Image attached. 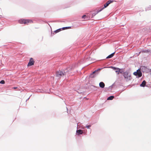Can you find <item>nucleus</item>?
<instances>
[{
  "label": "nucleus",
  "instance_id": "1",
  "mask_svg": "<svg viewBox=\"0 0 151 151\" xmlns=\"http://www.w3.org/2000/svg\"><path fill=\"white\" fill-rule=\"evenodd\" d=\"M70 71L71 69L69 68L57 71L55 73V76L56 77L60 78L62 76L66 75V73L69 72Z\"/></svg>",
  "mask_w": 151,
  "mask_h": 151
},
{
  "label": "nucleus",
  "instance_id": "2",
  "mask_svg": "<svg viewBox=\"0 0 151 151\" xmlns=\"http://www.w3.org/2000/svg\"><path fill=\"white\" fill-rule=\"evenodd\" d=\"M123 76L124 77V79L126 81H131L132 78L131 74L129 73V71L127 70L124 73Z\"/></svg>",
  "mask_w": 151,
  "mask_h": 151
},
{
  "label": "nucleus",
  "instance_id": "3",
  "mask_svg": "<svg viewBox=\"0 0 151 151\" xmlns=\"http://www.w3.org/2000/svg\"><path fill=\"white\" fill-rule=\"evenodd\" d=\"M19 22L21 24H28V23H33V21L31 20L26 19H21L19 20Z\"/></svg>",
  "mask_w": 151,
  "mask_h": 151
},
{
  "label": "nucleus",
  "instance_id": "4",
  "mask_svg": "<svg viewBox=\"0 0 151 151\" xmlns=\"http://www.w3.org/2000/svg\"><path fill=\"white\" fill-rule=\"evenodd\" d=\"M133 74L136 76V77L137 78H139L142 76V73L141 72V70L139 69L137 70L136 71L134 72Z\"/></svg>",
  "mask_w": 151,
  "mask_h": 151
},
{
  "label": "nucleus",
  "instance_id": "5",
  "mask_svg": "<svg viewBox=\"0 0 151 151\" xmlns=\"http://www.w3.org/2000/svg\"><path fill=\"white\" fill-rule=\"evenodd\" d=\"M71 28V27H63L61 28L58 29L54 31L53 32L54 33H52V32H51V35L52 34L54 35V33H57L59 32L61 30H65V29H67L68 28Z\"/></svg>",
  "mask_w": 151,
  "mask_h": 151
},
{
  "label": "nucleus",
  "instance_id": "6",
  "mask_svg": "<svg viewBox=\"0 0 151 151\" xmlns=\"http://www.w3.org/2000/svg\"><path fill=\"white\" fill-rule=\"evenodd\" d=\"M78 123H77V129L76 131V134L77 135H80L83 134V133H85L83 132V130L81 129H78Z\"/></svg>",
  "mask_w": 151,
  "mask_h": 151
},
{
  "label": "nucleus",
  "instance_id": "7",
  "mask_svg": "<svg viewBox=\"0 0 151 151\" xmlns=\"http://www.w3.org/2000/svg\"><path fill=\"white\" fill-rule=\"evenodd\" d=\"M35 61L32 58H30L29 62L27 64L28 67L30 66L34 65L35 63Z\"/></svg>",
  "mask_w": 151,
  "mask_h": 151
},
{
  "label": "nucleus",
  "instance_id": "8",
  "mask_svg": "<svg viewBox=\"0 0 151 151\" xmlns=\"http://www.w3.org/2000/svg\"><path fill=\"white\" fill-rule=\"evenodd\" d=\"M98 73H97V71L96 70L91 74L89 77L91 78H94L96 76Z\"/></svg>",
  "mask_w": 151,
  "mask_h": 151
},
{
  "label": "nucleus",
  "instance_id": "9",
  "mask_svg": "<svg viewBox=\"0 0 151 151\" xmlns=\"http://www.w3.org/2000/svg\"><path fill=\"white\" fill-rule=\"evenodd\" d=\"M114 1L113 0H109L104 5V6L103 7L104 8H105L107 7L109 5L112 3Z\"/></svg>",
  "mask_w": 151,
  "mask_h": 151
},
{
  "label": "nucleus",
  "instance_id": "10",
  "mask_svg": "<svg viewBox=\"0 0 151 151\" xmlns=\"http://www.w3.org/2000/svg\"><path fill=\"white\" fill-rule=\"evenodd\" d=\"M141 68L142 71L143 72H147L149 70V69L147 67L145 66H142L141 67Z\"/></svg>",
  "mask_w": 151,
  "mask_h": 151
},
{
  "label": "nucleus",
  "instance_id": "11",
  "mask_svg": "<svg viewBox=\"0 0 151 151\" xmlns=\"http://www.w3.org/2000/svg\"><path fill=\"white\" fill-rule=\"evenodd\" d=\"M146 82L145 80H143L141 83L140 84V86L141 87H145V86H147V85H146Z\"/></svg>",
  "mask_w": 151,
  "mask_h": 151
},
{
  "label": "nucleus",
  "instance_id": "12",
  "mask_svg": "<svg viewBox=\"0 0 151 151\" xmlns=\"http://www.w3.org/2000/svg\"><path fill=\"white\" fill-rule=\"evenodd\" d=\"M111 68H113V69L115 70V72L116 73V74L117 75V73H118L119 71V70L120 68H118L114 67L111 66Z\"/></svg>",
  "mask_w": 151,
  "mask_h": 151
},
{
  "label": "nucleus",
  "instance_id": "13",
  "mask_svg": "<svg viewBox=\"0 0 151 151\" xmlns=\"http://www.w3.org/2000/svg\"><path fill=\"white\" fill-rule=\"evenodd\" d=\"M125 72L124 69L123 68H120L119 70V71L118 73H117V75H119V74H122L123 75Z\"/></svg>",
  "mask_w": 151,
  "mask_h": 151
},
{
  "label": "nucleus",
  "instance_id": "14",
  "mask_svg": "<svg viewBox=\"0 0 151 151\" xmlns=\"http://www.w3.org/2000/svg\"><path fill=\"white\" fill-rule=\"evenodd\" d=\"M115 52H113V53L109 55L108 56H107L106 57V59H109V58H112L114 56V54H115Z\"/></svg>",
  "mask_w": 151,
  "mask_h": 151
},
{
  "label": "nucleus",
  "instance_id": "15",
  "mask_svg": "<svg viewBox=\"0 0 151 151\" xmlns=\"http://www.w3.org/2000/svg\"><path fill=\"white\" fill-rule=\"evenodd\" d=\"M99 86L100 87L103 88L104 87L105 84L103 82H101L99 83Z\"/></svg>",
  "mask_w": 151,
  "mask_h": 151
},
{
  "label": "nucleus",
  "instance_id": "16",
  "mask_svg": "<svg viewBox=\"0 0 151 151\" xmlns=\"http://www.w3.org/2000/svg\"><path fill=\"white\" fill-rule=\"evenodd\" d=\"M114 96H111L107 98V100H112L114 98Z\"/></svg>",
  "mask_w": 151,
  "mask_h": 151
},
{
  "label": "nucleus",
  "instance_id": "17",
  "mask_svg": "<svg viewBox=\"0 0 151 151\" xmlns=\"http://www.w3.org/2000/svg\"><path fill=\"white\" fill-rule=\"evenodd\" d=\"M98 13L97 11H95L94 12L92 13V17H93L95 16Z\"/></svg>",
  "mask_w": 151,
  "mask_h": 151
},
{
  "label": "nucleus",
  "instance_id": "18",
  "mask_svg": "<svg viewBox=\"0 0 151 151\" xmlns=\"http://www.w3.org/2000/svg\"><path fill=\"white\" fill-rule=\"evenodd\" d=\"M104 9V7H102V8H101L100 9H99L97 11L98 13L99 12H101L102 10H103Z\"/></svg>",
  "mask_w": 151,
  "mask_h": 151
},
{
  "label": "nucleus",
  "instance_id": "19",
  "mask_svg": "<svg viewBox=\"0 0 151 151\" xmlns=\"http://www.w3.org/2000/svg\"><path fill=\"white\" fill-rule=\"evenodd\" d=\"M5 83V81L4 80H2L0 81V83L1 84H4Z\"/></svg>",
  "mask_w": 151,
  "mask_h": 151
},
{
  "label": "nucleus",
  "instance_id": "20",
  "mask_svg": "<svg viewBox=\"0 0 151 151\" xmlns=\"http://www.w3.org/2000/svg\"><path fill=\"white\" fill-rule=\"evenodd\" d=\"M91 127V125H86V127L88 129L90 127Z\"/></svg>",
  "mask_w": 151,
  "mask_h": 151
},
{
  "label": "nucleus",
  "instance_id": "21",
  "mask_svg": "<svg viewBox=\"0 0 151 151\" xmlns=\"http://www.w3.org/2000/svg\"><path fill=\"white\" fill-rule=\"evenodd\" d=\"M87 17L85 15H84L82 17V18L83 19H85Z\"/></svg>",
  "mask_w": 151,
  "mask_h": 151
},
{
  "label": "nucleus",
  "instance_id": "22",
  "mask_svg": "<svg viewBox=\"0 0 151 151\" xmlns=\"http://www.w3.org/2000/svg\"><path fill=\"white\" fill-rule=\"evenodd\" d=\"M114 84H112V85H111V86H109L108 87V89H111V90L112 86H113Z\"/></svg>",
  "mask_w": 151,
  "mask_h": 151
},
{
  "label": "nucleus",
  "instance_id": "23",
  "mask_svg": "<svg viewBox=\"0 0 151 151\" xmlns=\"http://www.w3.org/2000/svg\"><path fill=\"white\" fill-rule=\"evenodd\" d=\"M102 69H103V68H98V69H96V70L97 71V72H98V71H100Z\"/></svg>",
  "mask_w": 151,
  "mask_h": 151
},
{
  "label": "nucleus",
  "instance_id": "24",
  "mask_svg": "<svg viewBox=\"0 0 151 151\" xmlns=\"http://www.w3.org/2000/svg\"><path fill=\"white\" fill-rule=\"evenodd\" d=\"M17 88V87H12V88L14 89H16Z\"/></svg>",
  "mask_w": 151,
  "mask_h": 151
},
{
  "label": "nucleus",
  "instance_id": "25",
  "mask_svg": "<svg viewBox=\"0 0 151 151\" xmlns=\"http://www.w3.org/2000/svg\"><path fill=\"white\" fill-rule=\"evenodd\" d=\"M82 127V126H79L78 127L79 128H81V129H83V128Z\"/></svg>",
  "mask_w": 151,
  "mask_h": 151
},
{
  "label": "nucleus",
  "instance_id": "26",
  "mask_svg": "<svg viewBox=\"0 0 151 151\" xmlns=\"http://www.w3.org/2000/svg\"><path fill=\"white\" fill-rule=\"evenodd\" d=\"M142 51H143L144 52H146V50H143Z\"/></svg>",
  "mask_w": 151,
  "mask_h": 151
},
{
  "label": "nucleus",
  "instance_id": "27",
  "mask_svg": "<svg viewBox=\"0 0 151 151\" xmlns=\"http://www.w3.org/2000/svg\"><path fill=\"white\" fill-rule=\"evenodd\" d=\"M30 97H29V98H28V99H27L26 100V101H27L29 99V98H30Z\"/></svg>",
  "mask_w": 151,
  "mask_h": 151
},
{
  "label": "nucleus",
  "instance_id": "28",
  "mask_svg": "<svg viewBox=\"0 0 151 151\" xmlns=\"http://www.w3.org/2000/svg\"><path fill=\"white\" fill-rule=\"evenodd\" d=\"M146 52H149V50H146Z\"/></svg>",
  "mask_w": 151,
  "mask_h": 151
},
{
  "label": "nucleus",
  "instance_id": "29",
  "mask_svg": "<svg viewBox=\"0 0 151 151\" xmlns=\"http://www.w3.org/2000/svg\"><path fill=\"white\" fill-rule=\"evenodd\" d=\"M70 6L69 5V6H68L66 7V8L69 7H70Z\"/></svg>",
  "mask_w": 151,
  "mask_h": 151
},
{
  "label": "nucleus",
  "instance_id": "30",
  "mask_svg": "<svg viewBox=\"0 0 151 151\" xmlns=\"http://www.w3.org/2000/svg\"><path fill=\"white\" fill-rule=\"evenodd\" d=\"M150 74L151 75V69L150 70Z\"/></svg>",
  "mask_w": 151,
  "mask_h": 151
},
{
  "label": "nucleus",
  "instance_id": "31",
  "mask_svg": "<svg viewBox=\"0 0 151 151\" xmlns=\"http://www.w3.org/2000/svg\"><path fill=\"white\" fill-rule=\"evenodd\" d=\"M91 86H93V87H95V86H93V85H92Z\"/></svg>",
  "mask_w": 151,
  "mask_h": 151
},
{
  "label": "nucleus",
  "instance_id": "32",
  "mask_svg": "<svg viewBox=\"0 0 151 151\" xmlns=\"http://www.w3.org/2000/svg\"><path fill=\"white\" fill-rule=\"evenodd\" d=\"M66 109H67V111H68V108L67 107H66Z\"/></svg>",
  "mask_w": 151,
  "mask_h": 151
},
{
  "label": "nucleus",
  "instance_id": "33",
  "mask_svg": "<svg viewBox=\"0 0 151 151\" xmlns=\"http://www.w3.org/2000/svg\"><path fill=\"white\" fill-rule=\"evenodd\" d=\"M79 93H81V92L80 93L79 92H78Z\"/></svg>",
  "mask_w": 151,
  "mask_h": 151
}]
</instances>
